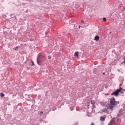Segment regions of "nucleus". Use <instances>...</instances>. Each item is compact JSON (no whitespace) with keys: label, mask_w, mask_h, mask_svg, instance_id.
<instances>
[{"label":"nucleus","mask_w":125,"mask_h":125,"mask_svg":"<svg viewBox=\"0 0 125 125\" xmlns=\"http://www.w3.org/2000/svg\"><path fill=\"white\" fill-rule=\"evenodd\" d=\"M119 117V115H117L116 118L112 119V120L109 122L108 125H116V124L118 122L116 120L119 119L118 117Z\"/></svg>","instance_id":"1"},{"label":"nucleus","mask_w":125,"mask_h":125,"mask_svg":"<svg viewBox=\"0 0 125 125\" xmlns=\"http://www.w3.org/2000/svg\"><path fill=\"white\" fill-rule=\"evenodd\" d=\"M115 101L114 98H111L110 100V103L111 105H109L108 109H112L113 108V105H115Z\"/></svg>","instance_id":"2"},{"label":"nucleus","mask_w":125,"mask_h":125,"mask_svg":"<svg viewBox=\"0 0 125 125\" xmlns=\"http://www.w3.org/2000/svg\"><path fill=\"white\" fill-rule=\"evenodd\" d=\"M122 90V89L121 87H120L119 89H117L116 91L114 92L115 95L116 96H118L119 95L118 93L119 92H121H121V91Z\"/></svg>","instance_id":"3"},{"label":"nucleus","mask_w":125,"mask_h":125,"mask_svg":"<svg viewBox=\"0 0 125 125\" xmlns=\"http://www.w3.org/2000/svg\"><path fill=\"white\" fill-rule=\"evenodd\" d=\"M119 114H118V115H119V117L120 115V114L124 115V114H125V110H120L119 111Z\"/></svg>","instance_id":"4"},{"label":"nucleus","mask_w":125,"mask_h":125,"mask_svg":"<svg viewBox=\"0 0 125 125\" xmlns=\"http://www.w3.org/2000/svg\"><path fill=\"white\" fill-rule=\"evenodd\" d=\"M105 117H103L102 116H101L100 117V120L101 121H103L105 120Z\"/></svg>","instance_id":"5"},{"label":"nucleus","mask_w":125,"mask_h":125,"mask_svg":"<svg viewBox=\"0 0 125 125\" xmlns=\"http://www.w3.org/2000/svg\"><path fill=\"white\" fill-rule=\"evenodd\" d=\"M78 52H76L74 54V56L76 58H77L78 56Z\"/></svg>","instance_id":"6"},{"label":"nucleus","mask_w":125,"mask_h":125,"mask_svg":"<svg viewBox=\"0 0 125 125\" xmlns=\"http://www.w3.org/2000/svg\"><path fill=\"white\" fill-rule=\"evenodd\" d=\"M99 37L98 36H96L95 37V40L96 41H97L99 40Z\"/></svg>","instance_id":"7"},{"label":"nucleus","mask_w":125,"mask_h":125,"mask_svg":"<svg viewBox=\"0 0 125 125\" xmlns=\"http://www.w3.org/2000/svg\"><path fill=\"white\" fill-rule=\"evenodd\" d=\"M1 96V97H3V96H4L5 95L3 93H1L0 94Z\"/></svg>","instance_id":"8"},{"label":"nucleus","mask_w":125,"mask_h":125,"mask_svg":"<svg viewBox=\"0 0 125 125\" xmlns=\"http://www.w3.org/2000/svg\"><path fill=\"white\" fill-rule=\"evenodd\" d=\"M91 103V104H92V101H91V102H89V103H88V104L87 105L88 106H89V104H89V103Z\"/></svg>","instance_id":"9"},{"label":"nucleus","mask_w":125,"mask_h":125,"mask_svg":"<svg viewBox=\"0 0 125 125\" xmlns=\"http://www.w3.org/2000/svg\"><path fill=\"white\" fill-rule=\"evenodd\" d=\"M103 20L104 21H106V18H103Z\"/></svg>","instance_id":"10"},{"label":"nucleus","mask_w":125,"mask_h":125,"mask_svg":"<svg viewBox=\"0 0 125 125\" xmlns=\"http://www.w3.org/2000/svg\"><path fill=\"white\" fill-rule=\"evenodd\" d=\"M95 108V106H92V109H94Z\"/></svg>","instance_id":"11"},{"label":"nucleus","mask_w":125,"mask_h":125,"mask_svg":"<svg viewBox=\"0 0 125 125\" xmlns=\"http://www.w3.org/2000/svg\"><path fill=\"white\" fill-rule=\"evenodd\" d=\"M37 63L38 64H39V62L40 61H38V60L37 59Z\"/></svg>","instance_id":"12"},{"label":"nucleus","mask_w":125,"mask_h":125,"mask_svg":"<svg viewBox=\"0 0 125 125\" xmlns=\"http://www.w3.org/2000/svg\"><path fill=\"white\" fill-rule=\"evenodd\" d=\"M91 125H95V124H94V123H92L91 124Z\"/></svg>","instance_id":"13"},{"label":"nucleus","mask_w":125,"mask_h":125,"mask_svg":"<svg viewBox=\"0 0 125 125\" xmlns=\"http://www.w3.org/2000/svg\"><path fill=\"white\" fill-rule=\"evenodd\" d=\"M48 58L49 59H50L51 58V57L49 56H48Z\"/></svg>","instance_id":"14"},{"label":"nucleus","mask_w":125,"mask_h":125,"mask_svg":"<svg viewBox=\"0 0 125 125\" xmlns=\"http://www.w3.org/2000/svg\"><path fill=\"white\" fill-rule=\"evenodd\" d=\"M32 65H34V63L33 62V61H32Z\"/></svg>","instance_id":"15"},{"label":"nucleus","mask_w":125,"mask_h":125,"mask_svg":"<svg viewBox=\"0 0 125 125\" xmlns=\"http://www.w3.org/2000/svg\"><path fill=\"white\" fill-rule=\"evenodd\" d=\"M43 113V112H41V115H41V114H42Z\"/></svg>","instance_id":"16"},{"label":"nucleus","mask_w":125,"mask_h":125,"mask_svg":"<svg viewBox=\"0 0 125 125\" xmlns=\"http://www.w3.org/2000/svg\"><path fill=\"white\" fill-rule=\"evenodd\" d=\"M125 9V8L124 7L123 8V9H122V10H124Z\"/></svg>","instance_id":"17"},{"label":"nucleus","mask_w":125,"mask_h":125,"mask_svg":"<svg viewBox=\"0 0 125 125\" xmlns=\"http://www.w3.org/2000/svg\"><path fill=\"white\" fill-rule=\"evenodd\" d=\"M84 21H82V22H81V23H83L84 22Z\"/></svg>","instance_id":"18"},{"label":"nucleus","mask_w":125,"mask_h":125,"mask_svg":"<svg viewBox=\"0 0 125 125\" xmlns=\"http://www.w3.org/2000/svg\"><path fill=\"white\" fill-rule=\"evenodd\" d=\"M107 110H105L103 112H106Z\"/></svg>","instance_id":"19"},{"label":"nucleus","mask_w":125,"mask_h":125,"mask_svg":"<svg viewBox=\"0 0 125 125\" xmlns=\"http://www.w3.org/2000/svg\"><path fill=\"white\" fill-rule=\"evenodd\" d=\"M114 94V93H112L111 94V95H113Z\"/></svg>","instance_id":"20"},{"label":"nucleus","mask_w":125,"mask_h":125,"mask_svg":"<svg viewBox=\"0 0 125 125\" xmlns=\"http://www.w3.org/2000/svg\"><path fill=\"white\" fill-rule=\"evenodd\" d=\"M16 48V49H15V50H17L18 49V47H17Z\"/></svg>","instance_id":"21"},{"label":"nucleus","mask_w":125,"mask_h":125,"mask_svg":"<svg viewBox=\"0 0 125 125\" xmlns=\"http://www.w3.org/2000/svg\"><path fill=\"white\" fill-rule=\"evenodd\" d=\"M124 62L125 63V59L124 60Z\"/></svg>","instance_id":"22"},{"label":"nucleus","mask_w":125,"mask_h":125,"mask_svg":"<svg viewBox=\"0 0 125 125\" xmlns=\"http://www.w3.org/2000/svg\"><path fill=\"white\" fill-rule=\"evenodd\" d=\"M122 90H123L124 91H125V89H123Z\"/></svg>","instance_id":"23"},{"label":"nucleus","mask_w":125,"mask_h":125,"mask_svg":"<svg viewBox=\"0 0 125 125\" xmlns=\"http://www.w3.org/2000/svg\"><path fill=\"white\" fill-rule=\"evenodd\" d=\"M105 74V73H103V74Z\"/></svg>","instance_id":"24"},{"label":"nucleus","mask_w":125,"mask_h":125,"mask_svg":"<svg viewBox=\"0 0 125 125\" xmlns=\"http://www.w3.org/2000/svg\"><path fill=\"white\" fill-rule=\"evenodd\" d=\"M80 26H79V27L80 28Z\"/></svg>","instance_id":"25"}]
</instances>
